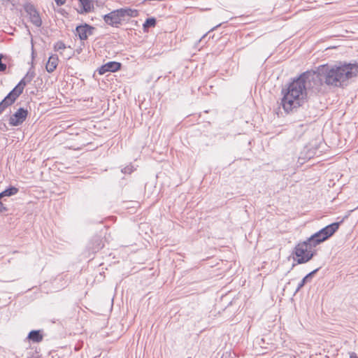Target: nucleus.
<instances>
[{
	"label": "nucleus",
	"mask_w": 358,
	"mask_h": 358,
	"mask_svg": "<svg viewBox=\"0 0 358 358\" xmlns=\"http://www.w3.org/2000/svg\"><path fill=\"white\" fill-rule=\"evenodd\" d=\"M315 72H305L289 83L286 90H282L283 97L281 103L286 112L292 111L306 101V90L308 88L313 87L311 82H315Z\"/></svg>",
	"instance_id": "1"
},
{
	"label": "nucleus",
	"mask_w": 358,
	"mask_h": 358,
	"mask_svg": "<svg viewBox=\"0 0 358 358\" xmlns=\"http://www.w3.org/2000/svg\"><path fill=\"white\" fill-rule=\"evenodd\" d=\"M358 73V66L352 64L321 65L317 68L315 81H324L328 86L342 87L347 81Z\"/></svg>",
	"instance_id": "2"
},
{
	"label": "nucleus",
	"mask_w": 358,
	"mask_h": 358,
	"mask_svg": "<svg viewBox=\"0 0 358 358\" xmlns=\"http://www.w3.org/2000/svg\"><path fill=\"white\" fill-rule=\"evenodd\" d=\"M338 227V222L332 223L313 234L306 241L298 243L294 248V261L301 264L310 260L316 254L315 248L331 237Z\"/></svg>",
	"instance_id": "3"
},
{
	"label": "nucleus",
	"mask_w": 358,
	"mask_h": 358,
	"mask_svg": "<svg viewBox=\"0 0 358 358\" xmlns=\"http://www.w3.org/2000/svg\"><path fill=\"white\" fill-rule=\"evenodd\" d=\"M36 73L33 67H31L27 71L24 77L19 82V83L9 92L11 96L16 101L17 99L23 92L24 87L31 83V81L35 77Z\"/></svg>",
	"instance_id": "4"
},
{
	"label": "nucleus",
	"mask_w": 358,
	"mask_h": 358,
	"mask_svg": "<svg viewBox=\"0 0 358 358\" xmlns=\"http://www.w3.org/2000/svg\"><path fill=\"white\" fill-rule=\"evenodd\" d=\"M28 115L27 110L20 108L13 115L9 118V124L11 126H19L22 124L26 120Z\"/></svg>",
	"instance_id": "5"
},
{
	"label": "nucleus",
	"mask_w": 358,
	"mask_h": 358,
	"mask_svg": "<svg viewBox=\"0 0 358 358\" xmlns=\"http://www.w3.org/2000/svg\"><path fill=\"white\" fill-rule=\"evenodd\" d=\"M25 11L29 15L31 22L37 27H39L42 24V20L40 17L38 12L32 5H27L24 8Z\"/></svg>",
	"instance_id": "6"
},
{
	"label": "nucleus",
	"mask_w": 358,
	"mask_h": 358,
	"mask_svg": "<svg viewBox=\"0 0 358 358\" xmlns=\"http://www.w3.org/2000/svg\"><path fill=\"white\" fill-rule=\"evenodd\" d=\"M103 19L105 22L110 26H117L122 20L119 10H113L105 15Z\"/></svg>",
	"instance_id": "7"
},
{
	"label": "nucleus",
	"mask_w": 358,
	"mask_h": 358,
	"mask_svg": "<svg viewBox=\"0 0 358 358\" xmlns=\"http://www.w3.org/2000/svg\"><path fill=\"white\" fill-rule=\"evenodd\" d=\"M94 28L87 24L77 26L76 28V35L81 41L87 40L88 36L92 34Z\"/></svg>",
	"instance_id": "8"
},
{
	"label": "nucleus",
	"mask_w": 358,
	"mask_h": 358,
	"mask_svg": "<svg viewBox=\"0 0 358 358\" xmlns=\"http://www.w3.org/2000/svg\"><path fill=\"white\" fill-rule=\"evenodd\" d=\"M78 1L81 8L78 11L80 13H89L94 9V3L92 0H78Z\"/></svg>",
	"instance_id": "9"
},
{
	"label": "nucleus",
	"mask_w": 358,
	"mask_h": 358,
	"mask_svg": "<svg viewBox=\"0 0 358 358\" xmlns=\"http://www.w3.org/2000/svg\"><path fill=\"white\" fill-rule=\"evenodd\" d=\"M58 62H59V59H58V57L57 55H51L49 59H48V61L46 64V70L48 73H52L53 72L57 65H58Z\"/></svg>",
	"instance_id": "10"
},
{
	"label": "nucleus",
	"mask_w": 358,
	"mask_h": 358,
	"mask_svg": "<svg viewBox=\"0 0 358 358\" xmlns=\"http://www.w3.org/2000/svg\"><path fill=\"white\" fill-rule=\"evenodd\" d=\"M15 100L11 96V94H8L1 102H0V115L13 103Z\"/></svg>",
	"instance_id": "11"
},
{
	"label": "nucleus",
	"mask_w": 358,
	"mask_h": 358,
	"mask_svg": "<svg viewBox=\"0 0 358 358\" xmlns=\"http://www.w3.org/2000/svg\"><path fill=\"white\" fill-rule=\"evenodd\" d=\"M27 338L33 342L39 343L43 340V335L41 334V331L33 330L29 332Z\"/></svg>",
	"instance_id": "12"
},
{
	"label": "nucleus",
	"mask_w": 358,
	"mask_h": 358,
	"mask_svg": "<svg viewBox=\"0 0 358 358\" xmlns=\"http://www.w3.org/2000/svg\"><path fill=\"white\" fill-rule=\"evenodd\" d=\"M118 10L122 19L125 16L136 17L138 15V11L136 10H132L131 8H121Z\"/></svg>",
	"instance_id": "13"
},
{
	"label": "nucleus",
	"mask_w": 358,
	"mask_h": 358,
	"mask_svg": "<svg viewBox=\"0 0 358 358\" xmlns=\"http://www.w3.org/2000/svg\"><path fill=\"white\" fill-rule=\"evenodd\" d=\"M318 270H319V268H316L314 271H313L310 273H309L308 274H307L301 280V281L299 283V285H298V286H297V287L296 289V292H299L304 286V285L308 280V279L310 278L315 273H316Z\"/></svg>",
	"instance_id": "14"
},
{
	"label": "nucleus",
	"mask_w": 358,
	"mask_h": 358,
	"mask_svg": "<svg viewBox=\"0 0 358 358\" xmlns=\"http://www.w3.org/2000/svg\"><path fill=\"white\" fill-rule=\"evenodd\" d=\"M17 192L18 189L16 187H10L0 193V198L15 195V194L17 193Z\"/></svg>",
	"instance_id": "15"
},
{
	"label": "nucleus",
	"mask_w": 358,
	"mask_h": 358,
	"mask_svg": "<svg viewBox=\"0 0 358 358\" xmlns=\"http://www.w3.org/2000/svg\"><path fill=\"white\" fill-rule=\"evenodd\" d=\"M105 67L109 69V72H115L121 67V64L116 62H109L105 64Z\"/></svg>",
	"instance_id": "16"
},
{
	"label": "nucleus",
	"mask_w": 358,
	"mask_h": 358,
	"mask_svg": "<svg viewBox=\"0 0 358 358\" xmlns=\"http://www.w3.org/2000/svg\"><path fill=\"white\" fill-rule=\"evenodd\" d=\"M94 243L95 244L94 246L92 248V250L94 252H96L101 248L103 247V244L102 243V241L99 237H94L93 238Z\"/></svg>",
	"instance_id": "17"
},
{
	"label": "nucleus",
	"mask_w": 358,
	"mask_h": 358,
	"mask_svg": "<svg viewBox=\"0 0 358 358\" xmlns=\"http://www.w3.org/2000/svg\"><path fill=\"white\" fill-rule=\"evenodd\" d=\"M156 24V20L154 17L148 18L143 24L144 28L155 27Z\"/></svg>",
	"instance_id": "18"
},
{
	"label": "nucleus",
	"mask_w": 358,
	"mask_h": 358,
	"mask_svg": "<svg viewBox=\"0 0 358 358\" xmlns=\"http://www.w3.org/2000/svg\"><path fill=\"white\" fill-rule=\"evenodd\" d=\"M66 48V45L65 44L62 42V41H59V42H57L55 45V49L57 51L59 50H64Z\"/></svg>",
	"instance_id": "19"
},
{
	"label": "nucleus",
	"mask_w": 358,
	"mask_h": 358,
	"mask_svg": "<svg viewBox=\"0 0 358 358\" xmlns=\"http://www.w3.org/2000/svg\"><path fill=\"white\" fill-rule=\"evenodd\" d=\"M134 171L132 166H127L122 169V172L124 173H131Z\"/></svg>",
	"instance_id": "20"
},
{
	"label": "nucleus",
	"mask_w": 358,
	"mask_h": 358,
	"mask_svg": "<svg viewBox=\"0 0 358 358\" xmlns=\"http://www.w3.org/2000/svg\"><path fill=\"white\" fill-rule=\"evenodd\" d=\"M106 72H109V69H108L107 67L106 68L105 64L101 66L99 69V73L100 75H103V74L106 73Z\"/></svg>",
	"instance_id": "21"
},
{
	"label": "nucleus",
	"mask_w": 358,
	"mask_h": 358,
	"mask_svg": "<svg viewBox=\"0 0 358 358\" xmlns=\"http://www.w3.org/2000/svg\"><path fill=\"white\" fill-rule=\"evenodd\" d=\"M2 55L0 54V71H4L6 69V65L2 62Z\"/></svg>",
	"instance_id": "22"
},
{
	"label": "nucleus",
	"mask_w": 358,
	"mask_h": 358,
	"mask_svg": "<svg viewBox=\"0 0 358 358\" xmlns=\"http://www.w3.org/2000/svg\"><path fill=\"white\" fill-rule=\"evenodd\" d=\"M3 198H0V213L7 211V208L5 206L3 202L1 201Z\"/></svg>",
	"instance_id": "23"
},
{
	"label": "nucleus",
	"mask_w": 358,
	"mask_h": 358,
	"mask_svg": "<svg viewBox=\"0 0 358 358\" xmlns=\"http://www.w3.org/2000/svg\"><path fill=\"white\" fill-rule=\"evenodd\" d=\"M58 6H62L65 3V0H55Z\"/></svg>",
	"instance_id": "24"
},
{
	"label": "nucleus",
	"mask_w": 358,
	"mask_h": 358,
	"mask_svg": "<svg viewBox=\"0 0 358 358\" xmlns=\"http://www.w3.org/2000/svg\"><path fill=\"white\" fill-rule=\"evenodd\" d=\"M350 358H358V357L355 352H351L350 355Z\"/></svg>",
	"instance_id": "25"
},
{
	"label": "nucleus",
	"mask_w": 358,
	"mask_h": 358,
	"mask_svg": "<svg viewBox=\"0 0 358 358\" xmlns=\"http://www.w3.org/2000/svg\"><path fill=\"white\" fill-rule=\"evenodd\" d=\"M222 358H234L231 356V355H225L222 357Z\"/></svg>",
	"instance_id": "26"
},
{
	"label": "nucleus",
	"mask_w": 358,
	"mask_h": 358,
	"mask_svg": "<svg viewBox=\"0 0 358 358\" xmlns=\"http://www.w3.org/2000/svg\"><path fill=\"white\" fill-rule=\"evenodd\" d=\"M219 26H220V24H219V25H217L216 27H215L212 28V29H211V30H214L215 29H216V28H217V27H219Z\"/></svg>",
	"instance_id": "27"
},
{
	"label": "nucleus",
	"mask_w": 358,
	"mask_h": 358,
	"mask_svg": "<svg viewBox=\"0 0 358 358\" xmlns=\"http://www.w3.org/2000/svg\"><path fill=\"white\" fill-rule=\"evenodd\" d=\"M34 50L32 51V57H34Z\"/></svg>",
	"instance_id": "28"
},
{
	"label": "nucleus",
	"mask_w": 358,
	"mask_h": 358,
	"mask_svg": "<svg viewBox=\"0 0 358 358\" xmlns=\"http://www.w3.org/2000/svg\"><path fill=\"white\" fill-rule=\"evenodd\" d=\"M187 358H191V357H187Z\"/></svg>",
	"instance_id": "29"
}]
</instances>
